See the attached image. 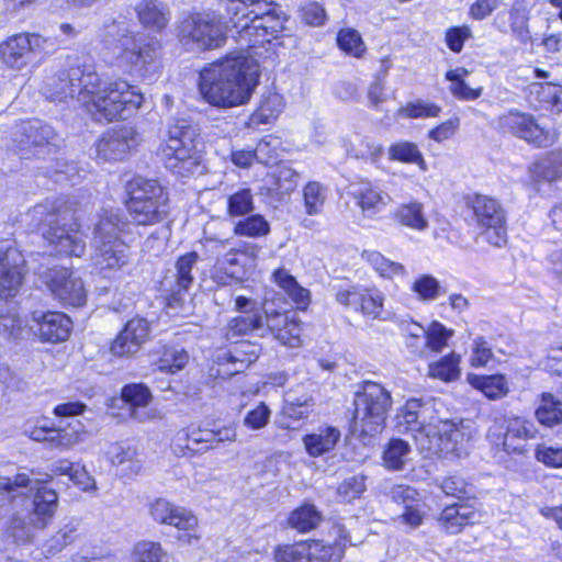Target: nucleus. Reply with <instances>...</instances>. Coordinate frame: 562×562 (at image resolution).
<instances>
[{
    "label": "nucleus",
    "mask_w": 562,
    "mask_h": 562,
    "mask_svg": "<svg viewBox=\"0 0 562 562\" xmlns=\"http://www.w3.org/2000/svg\"><path fill=\"white\" fill-rule=\"evenodd\" d=\"M44 93L57 102L78 97L85 113L99 124L126 121L145 102L137 86L123 78L102 81L94 65L79 58L48 77Z\"/></svg>",
    "instance_id": "obj_1"
},
{
    "label": "nucleus",
    "mask_w": 562,
    "mask_h": 562,
    "mask_svg": "<svg viewBox=\"0 0 562 562\" xmlns=\"http://www.w3.org/2000/svg\"><path fill=\"white\" fill-rule=\"evenodd\" d=\"M259 76L258 65L248 56L227 54L200 70L198 89L212 106L236 108L249 102Z\"/></svg>",
    "instance_id": "obj_2"
},
{
    "label": "nucleus",
    "mask_w": 562,
    "mask_h": 562,
    "mask_svg": "<svg viewBox=\"0 0 562 562\" xmlns=\"http://www.w3.org/2000/svg\"><path fill=\"white\" fill-rule=\"evenodd\" d=\"M228 22L248 49L282 45L290 15L276 0H227Z\"/></svg>",
    "instance_id": "obj_3"
},
{
    "label": "nucleus",
    "mask_w": 562,
    "mask_h": 562,
    "mask_svg": "<svg viewBox=\"0 0 562 562\" xmlns=\"http://www.w3.org/2000/svg\"><path fill=\"white\" fill-rule=\"evenodd\" d=\"M37 482H33L25 473H19L13 477H0V507L13 504L21 498L27 502L25 509L16 512L10 519L8 535L15 543H26L34 537L35 529L45 528L53 519L57 506L58 495L54 490L45 486L36 487L32 501L25 499L24 488H35Z\"/></svg>",
    "instance_id": "obj_4"
},
{
    "label": "nucleus",
    "mask_w": 562,
    "mask_h": 562,
    "mask_svg": "<svg viewBox=\"0 0 562 562\" xmlns=\"http://www.w3.org/2000/svg\"><path fill=\"white\" fill-rule=\"evenodd\" d=\"M158 154L166 169L179 178H191L206 169L205 142L200 128L186 119L168 126Z\"/></svg>",
    "instance_id": "obj_5"
},
{
    "label": "nucleus",
    "mask_w": 562,
    "mask_h": 562,
    "mask_svg": "<svg viewBox=\"0 0 562 562\" xmlns=\"http://www.w3.org/2000/svg\"><path fill=\"white\" fill-rule=\"evenodd\" d=\"M169 193L157 179L134 176L124 186V207L132 222L156 225L169 214Z\"/></svg>",
    "instance_id": "obj_6"
},
{
    "label": "nucleus",
    "mask_w": 562,
    "mask_h": 562,
    "mask_svg": "<svg viewBox=\"0 0 562 562\" xmlns=\"http://www.w3.org/2000/svg\"><path fill=\"white\" fill-rule=\"evenodd\" d=\"M113 65L130 77L146 78L162 67L161 44L137 32H125L114 46Z\"/></svg>",
    "instance_id": "obj_7"
},
{
    "label": "nucleus",
    "mask_w": 562,
    "mask_h": 562,
    "mask_svg": "<svg viewBox=\"0 0 562 562\" xmlns=\"http://www.w3.org/2000/svg\"><path fill=\"white\" fill-rule=\"evenodd\" d=\"M353 406L352 432L364 441L383 430L392 397L382 384L364 381L355 394Z\"/></svg>",
    "instance_id": "obj_8"
},
{
    "label": "nucleus",
    "mask_w": 562,
    "mask_h": 562,
    "mask_svg": "<svg viewBox=\"0 0 562 562\" xmlns=\"http://www.w3.org/2000/svg\"><path fill=\"white\" fill-rule=\"evenodd\" d=\"M177 40L186 50H213L226 43V25L214 12H189L177 25Z\"/></svg>",
    "instance_id": "obj_9"
},
{
    "label": "nucleus",
    "mask_w": 562,
    "mask_h": 562,
    "mask_svg": "<svg viewBox=\"0 0 562 562\" xmlns=\"http://www.w3.org/2000/svg\"><path fill=\"white\" fill-rule=\"evenodd\" d=\"M330 535L334 542L323 540H303L295 543L279 544L273 551L276 562H339L348 544H351L345 526L335 524Z\"/></svg>",
    "instance_id": "obj_10"
},
{
    "label": "nucleus",
    "mask_w": 562,
    "mask_h": 562,
    "mask_svg": "<svg viewBox=\"0 0 562 562\" xmlns=\"http://www.w3.org/2000/svg\"><path fill=\"white\" fill-rule=\"evenodd\" d=\"M495 130L503 136L524 140L535 149L551 147L559 139V132L555 128L542 125L532 113L515 108L496 117Z\"/></svg>",
    "instance_id": "obj_11"
},
{
    "label": "nucleus",
    "mask_w": 562,
    "mask_h": 562,
    "mask_svg": "<svg viewBox=\"0 0 562 562\" xmlns=\"http://www.w3.org/2000/svg\"><path fill=\"white\" fill-rule=\"evenodd\" d=\"M50 40L38 32H18L0 41V64L3 68L20 71L33 63L45 59L50 53Z\"/></svg>",
    "instance_id": "obj_12"
},
{
    "label": "nucleus",
    "mask_w": 562,
    "mask_h": 562,
    "mask_svg": "<svg viewBox=\"0 0 562 562\" xmlns=\"http://www.w3.org/2000/svg\"><path fill=\"white\" fill-rule=\"evenodd\" d=\"M43 215L49 217V225L43 231V237L49 246H80L82 225L75 217L74 204L64 198L45 202Z\"/></svg>",
    "instance_id": "obj_13"
},
{
    "label": "nucleus",
    "mask_w": 562,
    "mask_h": 562,
    "mask_svg": "<svg viewBox=\"0 0 562 562\" xmlns=\"http://www.w3.org/2000/svg\"><path fill=\"white\" fill-rule=\"evenodd\" d=\"M464 203L480 227V234L491 246L507 243L506 215L496 199L472 193L464 196Z\"/></svg>",
    "instance_id": "obj_14"
},
{
    "label": "nucleus",
    "mask_w": 562,
    "mask_h": 562,
    "mask_svg": "<svg viewBox=\"0 0 562 562\" xmlns=\"http://www.w3.org/2000/svg\"><path fill=\"white\" fill-rule=\"evenodd\" d=\"M43 284L54 300L64 306L80 307L87 302V291L82 280L65 267L47 268L38 272Z\"/></svg>",
    "instance_id": "obj_15"
},
{
    "label": "nucleus",
    "mask_w": 562,
    "mask_h": 562,
    "mask_svg": "<svg viewBox=\"0 0 562 562\" xmlns=\"http://www.w3.org/2000/svg\"><path fill=\"white\" fill-rule=\"evenodd\" d=\"M464 432L450 420H439L438 425L429 428L428 432L417 437V446L427 456L456 452L462 443Z\"/></svg>",
    "instance_id": "obj_16"
},
{
    "label": "nucleus",
    "mask_w": 562,
    "mask_h": 562,
    "mask_svg": "<svg viewBox=\"0 0 562 562\" xmlns=\"http://www.w3.org/2000/svg\"><path fill=\"white\" fill-rule=\"evenodd\" d=\"M137 136L133 127L111 128L97 140V156L104 161L122 160L137 145Z\"/></svg>",
    "instance_id": "obj_17"
},
{
    "label": "nucleus",
    "mask_w": 562,
    "mask_h": 562,
    "mask_svg": "<svg viewBox=\"0 0 562 562\" xmlns=\"http://www.w3.org/2000/svg\"><path fill=\"white\" fill-rule=\"evenodd\" d=\"M26 265L20 248H0V297H12L22 281Z\"/></svg>",
    "instance_id": "obj_18"
},
{
    "label": "nucleus",
    "mask_w": 562,
    "mask_h": 562,
    "mask_svg": "<svg viewBox=\"0 0 562 562\" xmlns=\"http://www.w3.org/2000/svg\"><path fill=\"white\" fill-rule=\"evenodd\" d=\"M31 329L44 341H65L71 331V319L61 312H34Z\"/></svg>",
    "instance_id": "obj_19"
},
{
    "label": "nucleus",
    "mask_w": 562,
    "mask_h": 562,
    "mask_svg": "<svg viewBox=\"0 0 562 562\" xmlns=\"http://www.w3.org/2000/svg\"><path fill=\"white\" fill-rule=\"evenodd\" d=\"M52 128L37 119H27L16 124L13 143L18 154H24L49 144Z\"/></svg>",
    "instance_id": "obj_20"
},
{
    "label": "nucleus",
    "mask_w": 562,
    "mask_h": 562,
    "mask_svg": "<svg viewBox=\"0 0 562 562\" xmlns=\"http://www.w3.org/2000/svg\"><path fill=\"white\" fill-rule=\"evenodd\" d=\"M284 98L273 91L263 94L254 111L247 116L243 126L251 132H259L261 126L273 125L284 111Z\"/></svg>",
    "instance_id": "obj_21"
},
{
    "label": "nucleus",
    "mask_w": 562,
    "mask_h": 562,
    "mask_svg": "<svg viewBox=\"0 0 562 562\" xmlns=\"http://www.w3.org/2000/svg\"><path fill=\"white\" fill-rule=\"evenodd\" d=\"M150 333V325L145 318H133L117 335L111 345L112 353L123 357L137 352L147 341Z\"/></svg>",
    "instance_id": "obj_22"
},
{
    "label": "nucleus",
    "mask_w": 562,
    "mask_h": 562,
    "mask_svg": "<svg viewBox=\"0 0 562 562\" xmlns=\"http://www.w3.org/2000/svg\"><path fill=\"white\" fill-rule=\"evenodd\" d=\"M352 191V198L361 213L367 217H373L390 202V196L382 188L368 178H359Z\"/></svg>",
    "instance_id": "obj_23"
},
{
    "label": "nucleus",
    "mask_w": 562,
    "mask_h": 562,
    "mask_svg": "<svg viewBox=\"0 0 562 562\" xmlns=\"http://www.w3.org/2000/svg\"><path fill=\"white\" fill-rule=\"evenodd\" d=\"M429 407L420 400L411 398L396 415V428L398 432L412 431L415 440L422 434L428 432L435 425L427 422Z\"/></svg>",
    "instance_id": "obj_24"
},
{
    "label": "nucleus",
    "mask_w": 562,
    "mask_h": 562,
    "mask_svg": "<svg viewBox=\"0 0 562 562\" xmlns=\"http://www.w3.org/2000/svg\"><path fill=\"white\" fill-rule=\"evenodd\" d=\"M150 515L157 522L173 526L179 530L191 531L198 526V518L190 510L166 499H157L151 504Z\"/></svg>",
    "instance_id": "obj_25"
},
{
    "label": "nucleus",
    "mask_w": 562,
    "mask_h": 562,
    "mask_svg": "<svg viewBox=\"0 0 562 562\" xmlns=\"http://www.w3.org/2000/svg\"><path fill=\"white\" fill-rule=\"evenodd\" d=\"M482 515L479 510L467 504L446 506L438 517V525L442 531L457 535L465 526L480 522Z\"/></svg>",
    "instance_id": "obj_26"
},
{
    "label": "nucleus",
    "mask_w": 562,
    "mask_h": 562,
    "mask_svg": "<svg viewBox=\"0 0 562 562\" xmlns=\"http://www.w3.org/2000/svg\"><path fill=\"white\" fill-rule=\"evenodd\" d=\"M134 11L140 25L155 33L164 32L171 19L169 9L159 0H139Z\"/></svg>",
    "instance_id": "obj_27"
},
{
    "label": "nucleus",
    "mask_w": 562,
    "mask_h": 562,
    "mask_svg": "<svg viewBox=\"0 0 562 562\" xmlns=\"http://www.w3.org/2000/svg\"><path fill=\"white\" fill-rule=\"evenodd\" d=\"M529 173L536 181L553 182L562 178V148L547 151L529 166Z\"/></svg>",
    "instance_id": "obj_28"
},
{
    "label": "nucleus",
    "mask_w": 562,
    "mask_h": 562,
    "mask_svg": "<svg viewBox=\"0 0 562 562\" xmlns=\"http://www.w3.org/2000/svg\"><path fill=\"white\" fill-rule=\"evenodd\" d=\"M198 258V254L195 251H191L178 259L176 263L177 273L175 286L171 288V293L168 297V304L170 306L179 305L182 301V294L188 292L189 288L193 283L191 270L196 263Z\"/></svg>",
    "instance_id": "obj_29"
},
{
    "label": "nucleus",
    "mask_w": 562,
    "mask_h": 562,
    "mask_svg": "<svg viewBox=\"0 0 562 562\" xmlns=\"http://www.w3.org/2000/svg\"><path fill=\"white\" fill-rule=\"evenodd\" d=\"M273 281L291 299L297 308L305 310L311 302V293L301 286L296 279L284 268L277 269L272 273Z\"/></svg>",
    "instance_id": "obj_30"
},
{
    "label": "nucleus",
    "mask_w": 562,
    "mask_h": 562,
    "mask_svg": "<svg viewBox=\"0 0 562 562\" xmlns=\"http://www.w3.org/2000/svg\"><path fill=\"white\" fill-rule=\"evenodd\" d=\"M122 400L130 405L131 416L139 422L149 418V414L139 408L146 407L151 401L149 389L139 383L127 384L122 389Z\"/></svg>",
    "instance_id": "obj_31"
},
{
    "label": "nucleus",
    "mask_w": 562,
    "mask_h": 562,
    "mask_svg": "<svg viewBox=\"0 0 562 562\" xmlns=\"http://www.w3.org/2000/svg\"><path fill=\"white\" fill-rule=\"evenodd\" d=\"M261 351V347L248 340H243L233 346L227 352L224 353V359L227 363H232L234 369L228 374L241 372L254 363Z\"/></svg>",
    "instance_id": "obj_32"
},
{
    "label": "nucleus",
    "mask_w": 562,
    "mask_h": 562,
    "mask_svg": "<svg viewBox=\"0 0 562 562\" xmlns=\"http://www.w3.org/2000/svg\"><path fill=\"white\" fill-rule=\"evenodd\" d=\"M470 71L465 67H457L449 69L445 74V79L450 81L449 91L457 99L461 101H474L483 94V88H471L465 81Z\"/></svg>",
    "instance_id": "obj_33"
},
{
    "label": "nucleus",
    "mask_w": 562,
    "mask_h": 562,
    "mask_svg": "<svg viewBox=\"0 0 562 562\" xmlns=\"http://www.w3.org/2000/svg\"><path fill=\"white\" fill-rule=\"evenodd\" d=\"M387 158L405 165H415L420 170L427 169V162L418 145L412 140H397L387 148Z\"/></svg>",
    "instance_id": "obj_34"
},
{
    "label": "nucleus",
    "mask_w": 562,
    "mask_h": 562,
    "mask_svg": "<svg viewBox=\"0 0 562 562\" xmlns=\"http://www.w3.org/2000/svg\"><path fill=\"white\" fill-rule=\"evenodd\" d=\"M263 329V315L261 312L252 314H241L232 318L225 327V337L228 341H234L240 336L261 333Z\"/></svg>",
    "instance_id": "obj_35"
},
{
    "label": "nucleus",
    "mask_w": 562,
    "mask_h": 562,
    "mask_svg": "<svg viewBox=\"0 0 562 562\" xmlns=\"http://www.w3.org/2000/svg\"><path fill=\"white\" fill-rule=\"evenodd\" d=\"M336 46L346 56L362 59L368 53V46L361 33L355 27H340L336 33Z\"/></svg>",
    "instance_id": "obj_36"
},
{
    "label": "nucleus",
    "mask_w": 562,
    "mask_h": 562,
    "mask_svg": "<svg viewBox=\"0 0 562 562\" xmlns=\"http://www.w3.org/2000/svg\"><path fill=\"white\" fill-rule=\"evenodd\" d=\"M340 438V431L335 427H326L304 436L303 442L311 457H319L333 450Z\"/></svg>",
    "instance_id": "obj_37"
},
{
    "label": "nucleus",
    "mask_w": 562,
    "mask_h": 562,
    "mask_svg": "<svg viewBox=\"0 0 562 562\" xmlns=\"http://www.w3.org/2000/svg\"><path fill=\"white\" fill-rule=\"evenodd\" d=\"M324 517L313 504H303L292 510L288 517V525L300 533H307L316 529Z\"/></svg>",
    "instance_id": "obj_38"
},
{
    "label": "nucleus",
    "mask_w": 562,
    "mask_h": 562,
    "mask_svg": "<svg viewBox=\"0 0 562 562\" xmlns=\"http://www.w3.org/2000/svg\"><path fill=\"white\" fill-rule=\"evenodd\" d=\"M393 218L401 225L415 231L428 227V220L424 214V205L418 201L401 203L393 213Z\"/></svg>",
    "instance_id": "obj_39"
},
{
    "label": "nucleus",
    "mask_w": 562,
    "mask_h": 562,
    "mask_svg": "<svg viewBox=\"0 0 562 562\" xmlns=\"http://www.w3.org/2000/svg\"><path fill=\"white\" fill-rule=\"evenodd\" d=\"M470 384L481 391L487 398L496 401L503 398L509 392L508 382L505 375H475L469 374Z\"/></svg>",
    "instance_id": "obj_40"
},
{
    "label": "nucleus",
    "mask_w": 562,
    "mask_h": 562,
    "mask_svg": "<svg viewBox=\"0 0 562 562\" xmlns=\"http://www.w3.org/2000/svg\"><path fill=\"white\" fill-rule=\"evenodd\" d=\"M214 429L201 430L192 429L191 431L179 432L177 440H186L184 447L179 446L182 456H193L195 453H203L212 449L214 442ZM177 448L178 445H175Z\"/></svg>",
    "instance_id": "obj_41"
},
{
    "label": "nucleus",
    "mask_w": 562,
    "mask_h": 562,
    "mask_svg": "<svg viewBox=\"0 0 562 562\" xmlns=\"http://www.w3.org/2000/svg\"><path fill=\"white\" fill-rule=\"evenodd\" d=\"M412 453L407 441L392 438L384 448L382 460L386 469L392 471L403 470Z\"/></svg>",
    "instance_id": "obj_42"
},
{
    "label": "nucleus",
    "mask_w": 562,
    "mask_h": 562,
    "mask_svg": "<svg viewBox=\"0 0 562 562\" xmlns=\"http://www.w3.org/2000/svg\"><path fill=\"white\" fill-rule=\"evenodd\" d=\"M440 104L423 99L408 101L397 110V115L406 120L437 119L441 115Z\"/></svg>",
    "instance_id": "obj_43"
},
{
    "label": "nucleus",
    "mask_w": 562,
    "mask_h": 562,
    "mask_svg": "<svg viewBox=\"0 0 562 562\" xmlns=\"http://www.w3.org/2000/svg\"><path fill=\"white\" fill-rule=\"evenodd\" d=\"M535 416L541 425L547 427L561 424L562 402L551 393H542Z\"/></svg>",
    "instance_id": "obj_44"
},
{
    "label": "nucleus",
    "mask_w": 562,
    "mask_h": 562,
    "mask_svg": "<svg viewBox=\"0 0 562 562\" xmlns=\"http://www.w3.org/2000/svg\"><path fill=\"white\" fill-rule=\"evenodd\" d=\"M50 434L52 436L44 438L48 445L52 448L67 450L81 441L83 431L80 422L76 420L66 428L53 429Z\"/></svg>",
    "instance_id": "obj_45"
},
{
    "label": "nucleus",
    "mask_w": 562,
    "mask_h": 562,
    "mask_svg": "<svg viewBox=\"0 0 562 562\" xmlns=\"http://www.w3.org/2000/svg\"><path fill=\"white\" fill-rule=\"evenodd\" d=\"M255 150H258V162L272 167L280 161L281 138L274 134H267L258 139Z\"/></svg>",
    "instance_id": "obj_46"
},
{
    "label": "nucleus",
    "mask_w": 562,
    "mask_h": 562,
    "mask_svg": "<svg viewBox=\"0 0 562 562\" xmlns=\"http://www.w3.org/2000/svg\"><path fill=\"white\" fill-rule=\"evenodd\" d=\"M254 211L251 189L240 188L227 196L226 213L231 217H241Z\"/></svg>",
    "instance_id": "obj_47"
},
{
    "label": "nucleus",
    "mask_w": 562,
    "mask_h": 562,
    "mask_svg": "<svg viewBox=\"0 0 562 562\" xmlns=\"http://www.w3.org/2000/svg\"><path fill=\"white\" fill-rule=\"evenodd\" d=\"M233 231L237 236L259 238L269 234L270 225L262 215L252 214L238 221Z\"/></svg>",
    "instance_id": "obj_48"
},
{
    "label": "nucleus",
    "mask_w": 562,
    "mask_h": 562,
    "mask_svg": "<svg viewBox=\"0 0 562 562\" xmlns=\"http://www.w3.org/2000/svg\"><path fill=\"white\" fill-rule=\"evenodd\" d=\"M106 456L109 461L116 467L127 464L131 472L137 473L140 470V463L135 460L136 451L128 445L122 442L111 443Z\"/></svg>",
    "instance_id": "obj_49"
},
{
    "label": "nucleus",
    "mask_w": 562,
    "mask_h": 562,
    "mask_svg": "<svg viewBox=\"0 0 562 562\" xmlns=\"http://www.w3.org/2000/svg\"><path fill=\"white\" fill-rule=\"evenodd\" d=\"M530 12L524 0L515 1L508 10L509 27L513 34L524 38L529 33Z\"/></svg>",
    "instance_id": "obj_50"
},
{
    "label": "nucleus",
    "mask_w": 562,
    "mask_h": 562,
    "mask_svg": "<svg viewBox=\"0 0 562 562\" xmlns=\"http://www.w3.org/2000/svg\"><path fill=\"white\" fill-rule=\"evenodd\" d=\"M364 257L375 269L376 272L380 273L381 277L392 278L393 276H403L405 274V268L402 263L392 261L390 259H385L378 251H367L364 250L362 254Z\"/></svg>",
    "instance_id": "obj_51"
},
{
    "label": "nucleus",
    "mask_w": 562,
    "mask_h": 562,
    "mask_svg": "<svg viewBox=\"0 0 562 562\" xmlns=\"http://www.w3.org/2000/svg\"><path fill=\"white\" fill-rule=\"evenodd\" d=\"M299 18L304 25L319 27L328 20L324 5L317 1H307L299 8Z\"/></svg>",
    "instance_id": "obj_52"
},
{
    "label": "nucleus",
    "mask_w": 562,
    "mask_h": 562,
    "mask_svg": "<svg viewBox=\"0 0 562 562\" xmlns=\"http://www.w3.org/2000/svg\"><path fill=\"white\" fill-rule=\"evenodd\" d=\"M412 291L422 301H435L441 293H446L439 281L431 274H423L416 278L412 284Z\"/></svg>",
    "instance_id": "obj_53"
},
{
    "label": "nucleus",
    "mask_w": 562,
    "mask_h": 562,
    "mask_svg": "<svg viewBox=\"0 0 562 562\" xmlns=\"http://www.w3.org/2000/svg\"><path fill=\"white\" fill-rule=\"evenodd\" d=\"M262 315H263V329L260 333V336L263 337L267 333L271 334L273 337L282 330L284 326H288L293 321V317L290 316V313L286 312H277L269 311L267 307V303L262 305Z\"/></svg>",
    "instance_id": "obj_54"
},
{
    "label": "nucleus",
    "mask_w": 562,
    "mask_h": 562,
    "mask_svg": "<svg viewBox=\"0 0 562 562\" xmlns=\"http://www.w3.org/2000/svg\"><path fill=\"white\" fill-rule=\"evenodd\" d=\"M459 357L451 353L429 366V374L443 381H452L459 376Z\"/></svg>",
    "instance_id": "obj_55"
},
{
    "label": "nucleus",
    "mask_w": 562,
    "mask_h": 562,
    "mask_svg": "<svg viewBox=\"0 0 562 562\" xmlns=\"http://www.w3.org/2000/svg\"><path fill=\"white\" fill-rule=\"evenodd\" d=\"M440 490L447 495L456 498L469 497L473 493V487L464 477L458 474L446 476L439 484Z\"/></svg>",
    "instance_id": "obj_56"
},
{
    "label": "nucleus",
    "mask_w": 562,
    "mask_h": 562,
    "mask_svg": "<svg viewBox=\"0 0 562 562\" xmlns=\"http://www.w3.org/2000/svg\"><path fill=\"white\" fill-rule=\"evenodd\" d=\"M460 124V117L453 115L431 127L427 132V137L435 143L441 144L451 139L457 134Z\"/></svg>",
    "instance_id": "obj_57"
},
{
    "label": "nucleus",
    "mask_w": 562,
    "mask_h": 562,
    "mask_svg": "<svg viewBox=\"0 0 562 562\" xmlns=\"http://www.w3.org/2000/svg\"><path fill=\"white\" fill-rule=\"evenodd\" d=\"M383 310V296L378 291L360 292L358 310L364 316L376 319L381 316Z\"/></svg>",
    "instance_id": "obj_58"
},
{
    "label": "nucleus",
    "mask_w": 562,
    "mask_h": 562,
    "mask_svg": "<svg viewBox=\"0 0 562 562\" xmlns=\"http://www.w3.org/2000/svg\"><path fill=\"white\" fill-rule=\"evenodd\" d=\"M92 260L93 265L100 271L120 268L125 263L122 251H116L114 248H95V254L92 255Z\"/></svg>",
    "instance_id": "obj_59"
},
{
    "label": "nucleus",
    "mask_w": 562,
    "mask_h": 562,
    "mask_svg": "<svg viewBox=\"0 0 562 562\" xmlns=\"http://www.w3.org/2000/svg\"><path fill=\"white\" fill-rule=\"evenodd\" d=\"M166 552L160 543L142 541L135 546L134 562H165Z\"/></svg>",
    "instance_id": "obj_60"
},
{
    "label": "nucleus",
    "mask_w": 562,
    "mask_h": 562,
    "mask_svg": "<svg viewBox=\"0 0 562 562\" xmlns=\"http://www.w3.org/2000/svg\"><path fill=\"white\" fill-rule=\"evenodd\" d=\"M189 360V355L183 349L169 348L166 349L162 357L158 361L160 371L175 373L184 368Z\"/></svg>",
    "instance_id": "obj_61"
},
{
    "label": "nucleus",
    "mask_w": 562,
    "mask_h": 562,
    "mask_svg": "<svg viewBox=\"0 0 562 562\" xmlns=\"http://www.w3.org/2000/svg\"><path fill=\"white\" fill-rule=\"evenodd\" d=\"M472 33L468 25L450 26L445 32L447 47L454 54L462 52L464 43L471 38Z\"/></svg>",
    "instance_id": "obj_62"
},
{
    "label": "nucleus",
    "mask_w": 562,
    "mask_h": 562,
    "mask_svg": "<svg viewBox=\"0 0 562 562\" xmlns=\"http://www.w3.org/2000/svg\"><path fill=\"white\" fill-rule=\"evenodd\" d=\"M426 517V504L423 499L417 501L411 506H406L403 513L397 517V521L402 525L416 529L422 526Z\"/></svg>",
    "instance_id": "obj_63"
},
{
    "label": "nucleus",
    "mask_w": 562,
    "mask_h": 562,
    "mask_svg": "<svg viewBox=\"0 0 562 562\" xmlns=\"http://www.w3.org/2000/svg\"><path fill=\"white\" fill-rule=\"evenodd\" d=\"M303 198L307 214H316L322 210L325 196L319 183L308 182L303 189Z\"/></svg>",
    "instance_id": "obj_64"
}]
</instances>
